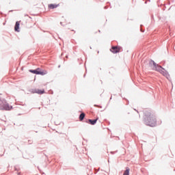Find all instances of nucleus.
<instances>
[{"label":"nucleus","instance_id":"obj_2","mask_svg":"<svg viewBox=\"0 0 175 175\" xmlns=\"http://www.w3.org/2000/svg\"><path fill=\"white\" fill-rule=\"evenodd\" d=\"M149 66L150 69H152V70H156V72H159V73H161V75L165 76V77H168L169 73L167 72V71L164 70V68H162V66L157 64L155 62L150 60L149 62Z\"/></svg>","mask_w":175,"mask_h":175},{"label":"nucleus","instance_id":"obj_7","mask_svg":"<svg viewBox=\"0 0 175 175\" xmlns=\"http://www.w3.org/2000/svg\"><path fill=\"white\" fill-rule=\"evenodd\" d=\"M2 110H12V106L9 105V104H5Z\"/></svg>","mask_w":175,"mask_h":175},{"label":"nucleus","instance_id":"obj_5","mask_svg":"<svg viewBox=\"0 0 175 175\" xmlns=\"http://www.w3.org/2000/svg\"><path fill=\"white\" fill-rule=\"evenodd\" d=\"M18 29H20V21H17L14 27V31H16V32H20Z\"/></svg>","mask_w":175,"mask_h":175},{"label":"nucleus","instance_id":"obj_1","mask_svg":"<svg viewBox=\"0 0 175 175\" xmlns=\"http://www.w3.org/2000/svg\"><path fill=\"white\" fill-rule=\"evenodd\" d=\"M144 122L148 126H155L157 125V118L151 112L145 111Z\"/></svg>","mask_w":175,"mask_h":175},{"label":"nucleus","instance_id":"obj_10","mask_svg":"<svg viewBox=\"0 0 175 175\" xmlns=\"http://www.w3.org/2000/svg\"><path fill=\"white\" fill-rule=\"evenodd\" d=\"M85 113H81L80 116H79V120H80L81 121H83V120H84V118H85Z\"/></svg>","mask_w":175,"mask_h":175},{"label":"nucleus","instance_id":"obj_12","mask_svg":"<svg viewBox=\"0 0 175 175\" xmlns=\"http://www.w3.org/2000/svg\"><path fill=\"white\" fill-rule=\"evenodd\" d=\"M61 24H62V22H61Z\"/></svg>","mask_w":175,"mask_h":175},{"label":"nucleus","instance_id":"obj_9","mask_svg":"<svg viewBox=\"0 0 175 175\" xmlns=\"http://www.w3.org/2000/svg\"><path fill=\"white\" fill-rule=\"evenodd\" d=\"M36 94H44V90H39L37 89L35 90Z\"/></svg>","mask_w":175,"mask_h":175},{"label":"nucleus","instance_id":"obj_3","mask_svg":"<svg viewBox=\"0 0 175 175\" xmlns=\"http://www.w3.org/2000/svg\"><path fill=\"white\" fill-rule=\"evenodd\" d=\"M30 73H33V75H40L41 76H44L47 75V71L42 70L40 68H38L36 70H29Z\"/></svg>","mask_w":175,"mask_h":175},{"label":"nucleus","instance_id":"obj_11","mask_svg":"<svg viewBox=\"0 0 175 175\" xmlns=\"http://www.w3.org/2000/svg\"><path fill=\"white\" fill-rule=\"evenodd\" d=\"M129 172H130L129 167H126V170L124 171L123 175H129Z\"/></svg>","mask_w":175,"mask_h":175},{"label":"nucleus","instance_id":"obj_4","mask_svg":"<svg viewBox=\"0 0 175 175\" xmlns=\"http://www.w3.org/2000/svg\"><path fill=\"white\" fill-rule=\"evenodd\" d=\"M122 47L121 46H112L111 49V53H113V54H117V53H120V51H121L122 50Z\"/></svg>","mask_w":175,"mask_h":175},{"label":"nucleus","instance_id":"obj_8","mask_svg":"<svg viewBox=\"0 0 175 175\" xmlns=\"http://www.w3.org/2000/svg\"><path fill=\"white\" fill-rule=\"evenodd\" d=\"M96 121H98V118L93 120L91 119H89L88 123L90 124L91 125H95L96 124Z\"/></svg>","mask_w":175,"mask_h":175},{"label":"nucleus","instance_id":"obj_6","mask_svg":"<svg viewBox=\"0 0 175 175\" xmlns=\"http://www.w3.org/2000/svg\"><path fill=\"white\" fill-rule=\"evenodd\" d=\"M59 6V4H49L48 8L49 9H57Z\"/></svg>","mask_w":175,"mask_h":175}]
</instances>
